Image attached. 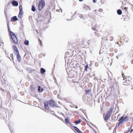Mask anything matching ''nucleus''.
<instances>
[{"label":"nucleus","mask_w":133,"mask_h":133,"mask_svg":"<svg viewBox=\"0 0 133 133\" xmlns=\"http://www.w3.org/2000/svg\"><path fill=\"white\" fill-rule=\"evenodd\" d=\"M1 90H2L3 91H4V89H3L2 88H1Z\"/></svg>","instance_id":"nucleus-37"},{"label":"nucleus","mask_w":133,"mask_h":133,"mask_svg":"<svg viewBox=\"0 0 133 133\" xmlns=\"http://www.w3.org/2000/svg\"><path fill=\"white\" fill-rule=\"evenodd\" d=\"M69 48L71 47V49H70V50H72L74 48V47L72 45H69Z\"/></svg>","instance_id":"nucleus-29"},{"label":"nucleus","mask_w":133,"mask_h":133,"mask_svg":"<svg viewBox=\"0 0 133 133\" xmlns=\"http://www.w3.org/2000/svg\"><path fill=\"white\" fill-rule=\"evenodd\" d=\"M65 121L67 125L70 127L71 128H72V127H73L71 123H70V119L68 118L65 119Z\"/></svg>","instance_id":"nucleus-8"},{"label":"nucleus","mask_w":133,"mask_h":133,"mask_svg":"<svg viewBox=\"0 0 133 133\" xmlns=\"http://www.w3.org/2000/svg\"><path fill=\"white\" fill-rule=\"evenodd\" d=\"M85 91L86 92V94L87 95L90 92L91 90L90 89H89L88 90H85Z\"/></svg>","instance_id":"nucleus-27"},{"label":"nucleus","mask_w":133,"mask_h":133,"mask_svg":"<svg viewBox=\"0 0 133 133\" xmlns=\"http://www.w3.org/2000/svg\"><path fill=\"white\" fill-rule=\"evenodd\" d=\"M124 9H125V11H127L128 9V8H127L125 7L124 8Z\"/></svg>","instance_id":"nucleus-34"},{"label":"nucleus","mask_w":133,"mask_h":133,"mask_svg":"<svg viewBox=\"0 0 133 133\" xmlns=\"http://www.w3.org/2000/svg\"><path fill=\"white\" fill-rule=\"evenodd\" d=\"M83 9L85 10H87L88 9H89L90 10V7L86 5H85L83 7Z\"/></svg>","instance_id":"nucleus-17"},{"label":"nucleus","mask_w":133,"mask_h":133,"mask_svg":"<svg viewBox=\"0 0 133 133\" xmlns=\"http://www.w3.org/2000/svg\"><path fill=\"white\" fill-rule=\"evenodd\" d=\"M84 45V43L83 41L82 40H78L77 44L75 45V47L76 49H80L82 48V45Z\"/></svg>","instance_id":"nucleus-4"},{"label":"nucleus","mask_w":133,"mask_h":133,"mask_svg":"<svg viewBox=\"0 0 133 133\" xmlns=\"http://www.w3.org/2000/svg\"><path fill=\"white\" fill-rule=\"evenodd\" d=\"M128 39L127 38H125L124 40L126 42H127L128 41Z\"/></svg>","instance_id":"nucleus-31"},{"label":"nucleus","mask_w":133,"mask_h":133,"mask_svg":"<svg viewBox=\"0 0 133 133\" xmlns=\"http://www.w3.org/2000/svg\"><path fill=\"white\" fill-rule=\"evenodd\" d=\"M124 133H128V132H125Z\"/></svg>","instance_id":"nucleus-44"},{"label":"nucleus","mask_w":133,"mask_h":133,"mask_svg":"<svg viewBox=\"0 0 133 133\" xmlns=\"http://www.w3.org/2000/svg\"><path fill=\"white\" fill-rule=\"evenodd\" d=\"M81 119H79L78 120H76L75 122V123L76 124L80 123L82 121Z\"/></svg>","instance_id":"nucleus-20"},{"label":"nucleus","mask_w":133,"mask_h":133,"mask_svg":"<svg viewBox=\"0 0 133 133\" xmlns=\"http://www.w3.org/2000/svg\"><path fill=\"white\" fill-rule=\"evenodd\" d=\"M18 20V19L16 16H14L13 17H12L11 18V21H17Z\"/></svg>","instance_id":"nucleus-16"},{"label":"nucleus","mask_w":133,"mask_h":133,"mask_svg":"<svg viewBox=\"0 0 133 133\" xmlns=\"http://www.w3.org/2000/svg\"><path fill=\"white\" fill-rule=\"evenodd\" d=\"M117 43L118 44H119V43L118 42H117Z\"/></svg>","instance_id":"nucleus-43"},{"label":"nucleus","mask_w":133,"mask_h":133,"mask_svg":"<svg viewBox=\"0 0 133 133\" xmlns=\"http://www.w3.org/2000/svg\"><path fill=\"white\" fill-rule=\"evenodd\" d=\"M114 108L113 107H111L109 110L107 112L105 116H104V120L107 121L108 119L110 117L112 113Z\"/></svg>","instance_id":"nucleus-2"},{"label":"nucleus","mask_w":133,"mask_h":133,"mask_svg":"<svg viewBox=\"0 0 133 133\" xmlns=\"http://www.w3.org/2000/svg\"><path fill=\"white\" fill-rule=\"evenodd\" d=\"M31 10L32 11L34 12L36 10V9L34 5H33L32 6Z\"/></svg>","instance_id":"nucleus-24"},{"label":"nucleus","mask_w":133,"mask_h":133,"mask_svg":"<svg viewBox=\"0 0 133 133\" xmlns=\"http://www.w3.org/2000/svg\"><path fill=\"white\" fill-rule=\"evenodd\" d=\"M80 2H82L83 1V0H79Z\"/></svg>","instance_id":"nucleus-39"},{"label":"nucleus","mask_w":133,"mask_h":133,"mask_svg":"<svg viewBox=\"0 0 133 133\" xmlns=\"http://www.w3.org/2000/svg\"><path fill=\"white\" fill-rule=\"evenodd\" d=\"M121 124L119 122L117 124V127H120V125Z\"/></svg>","instance_id":"nucleus-33"},{"label":"nucleus","mask_w":133,"mask_h":133,"mask_svg":"<svg viewBox=\"0 0 133 133\" xmlns=\"http://www.w3.org/2000/svg\"><path fill=\"white\" fill-rule=\"evenodd\" d=\"M122 36H125V35H122Z\"/></svg>","instance_id":"nucleus-42"},{"label":"nucleus","mask_w":133,"mask_h":133,"mask_svg":"<svg viewBox=\"0 0 133 133\" xmlns=\"http://www.w3.org/2000/svg\"><path fill=\"white\" fill-rule=\"evenodd\" d=\"M84 68H85V69H84L85 71H88L87 69L89 68V66H88V65H85V66Z\"/></svg>","instance_id":"nucleus-25"},{"label":"nucleus","mask_w":133,"mask_h":133,"mask_svg":"<svg viewBox=\"0 0 133 133\" xmlns=\"http://www.w3.org/2000/svg\"><path fill=\"white\" fill-rule=\"evenodd\" d=\"M16 55L17 59L18 61L20 62L21 60V57L20 54H19V52L16 54Z\"/></svg>","instance_id":"nucleus-13"},{"label":"nucleus","mask_w":133,"mask_h":133,"mask_svg":"<svg viewBox=\"0 0 133 133\" xmlns=\"http://www.w3.org/2000/svg\"><path fill=\"white\" fill-rule=\"evenodd\" d=\"M48 101L49 105L50 106H51L52 107H58L57 106L56 103L53 100L51 99L49 101Z\"/></svg>","instance_id":"nucleus-7"},{"label":"nucleus","mask_w":133,"mask_h":133,"mask_svg":"<svg viewBox=\"0 0 133 133\" xmlns=\"http://www.w3.org/2000/svg\"><path fill=\"white\" fill-rule=\"evenodd\" d=\"M12 49L16 53L15 54H17L19 52V51L17 48V47L15 46H12Z\"/></svg>","instance_id":"nucleus-12"},{"label":"nucleus","mask_w":133,"mask_h":133,"mask_svg":"<svg viewBox=\"0 0 133 133\" xmlns=\"http://www.w3.org/2000/svg\"><path fill=\"white\" fill-rule=\"evenodd\" d=\"M122 75L123 78V84L126 86H128L130 84L131 82V78L130 76H125L123 74H122Z\"/></svg>","instance_id":"nucleus-1"},{"label":"nucleus","mask_w":133,"mask_h":133,"mask_svg":"<svg viewBox=\"0 0 133 133\" xmlns=\"http://www.w3.org/2000/svg\"><path fill=\"white\" fill-rule=\"evenodd\" d=\"M24 44L26 45H28L29 44V41L28 40H25L24 42Z\"/></svg>","instance_id":"nucleus-22"},{"label":"nucleus","mask_w":133,"mask_h":133,"mask_svg":"<svg viewBox=\"0 0 133 133\" xmlns=\"http://www.w3.org/2000/svg\"><path fill=\"white\" fill-rule=\"evenodd\" d=\"M98 26L96 25L95 27H92V28L93 30L96 31L95 32V34L96 36L98 37L99 36V33L98 32H101L102 31V30H100L99 31H98V29L97 28H98Z\"/></svg>","instance_id":"nucleus-6"},{"label":"nucleus","mask_w":133,"mask_h":133,"mask_svg":"<svg viewBox=\"0 0 133 133\" xmlns=\"http://www.w3.org/2000/svg\"><path fill=\"white\" fill-rule=\"evenodd\" d=\"M19 11H23L22 7V5H20L19 6Z\"/></svg>","instance_id":"nucleus-30"},{"label":"nucleus","mask_w":133,"mask_h":133,"mask_svg":"<svg viewBox=\"0 0 133 133\" xmlns=\"http://www.w3.org/2000/svg\"><path fill=\"white\" fill-rule=\"evenodd\" d=\"M45 5V2L44 1L41 0L39 2L38 6V10H41L44 7Z\"/></svg>","instance_id":"nucleus-5"},{"label":"nucleus","mask_w":133,"mask_h":133,"mask_svg":"<svg viewBox=\"0 0 133 133\" xmlns=\"http://www.w3.org/2000/svg\"><path fill=\"white\" fill-rule=\"evenodd\" d=\"M71 78H73L74 77L75 75L74 74L72 75L71 76Z\"/></svg>","instance_id":"nucleus-36"},{"label":"nucleus","mask_w":133,"mask_h":133,"mask_svg":"<svg viewBox=\"0 0 133 133\" xmlns=\"http://www.w3.org/2000/svg\"><path fill=\"white\" fill-rule=\"evenodd\" d=\"M133 131V129H131V128H130V129H129V130L126 132H128V133L130 132V133H131Z\"/></svg>","instance_id":"nucleus-23"},{"label":"nucleus","mask_w":133,"mask_h":133,"mask_svg":"<svg viewBox=\"0 0 133 133\" xmlns=\"http://www.w3.org/2000/svg\"><path fill=\"white\" fill-rule=\"evenodd\" d=\"M10 56L11 57V56H12V57L13 56V55L12 54H11L10 55Z\"/></svg>","instance_id":"nucleus-40"},{"label":"nucleus","mask_w":133,"mask_h":133,"mask_svg":"<svg viewBox=\"0 0 133 133\" xmlns=\"http://www.w3.org/2000/svg\"><path fill=\"white\" fill-rule=\"evenodd\" d=\"M128 120V117H126L124 118H123L122 117L119 120V122L121 124H122L123 123L124 121H127Z\"/></svg>","instance_id":"nucleus-9"},{"label":"nucleus","mask_w":133,"mask_h":133,"mask_svg":"<svg viewBox=\"0 0 133 133\" xmlns=\"http://www.w3.org/2000/svg\"><path fill=\"white\" fill-rule=\"evenodd\" d=\"M38 40H39V44H40V45L41 46H42L43 45V44H42V42L39 39H38Z\"/></svg>","instance_id":"nucleus-28"},{"label":"nucleus","mask_w":133,"mask_h":133,"mask_svg":"<svg viewBox=\"0 0 133 133\" xmlns=\"http://www.w3.org/2000/svg\"><path fill=\"white\" fill-rule=\"evenodd\" d=\"M94 12H96V10H94Z\"/></svg>","instance_id":"nucleus-41"},{"label":"nucleus","mask_w":133,"mask_h":133,"mask_svg":"<svg viewBox=\"0 0 133 133\" xmlns=\"http://www.w3.org/2000/svg\"><path fill=\"white\" fill-rule=\"evenodd\" d=\"M44 107L45 109H49V107L48 106V104L49 105V101L45 102L44 103Z\"/></svg>","instance_id":"nucleus-11"},{"label":"nucleus","mask_w":133,"mask_h":133,"mask_svg":"<svg viewBox=\"0 0 133 133\" xmlns=\"http://www.w3.org/2000/svg\"><path fill=\"white\" fill-rule=\"evenodd\" d=\"M117 13L119 15H121L122 14V11L120 10H117Z\"/></svg>","instance_id":"nucleus-26"},{"label":"nucleus","mask_w":133,"mask_h":133,"mask_svg":"<svg viewBox=\"0 0 133 133\" xmlns=\"http://www.w3.org/2000/svg\"><path fill=\"white\" fill-rule=\"evenodd\" d=\"M12 4L14 6H17L18 5V3L17 1H14L12 2Z\"/></svg>","instance_id":"nucleus-15"},{"label":"nucleus","mask_w":133,"mask_h":133,"mask_svg":"<svg viewBox=\"0 0 133 133\" xmlns=\"http://www.w3.org/2000/svg\"><path fill=\"white\" fill-rule=\"evenodd\" d=\"M43 88H41V87L40 86L38 87V91L40 92L41 91V92H42L43 91Z\"/></svg>","instance_id":"nucleus-21"},{"label":"nucleus","mask_w":133,"mask_h":133,"mask_svg":"<svg viewBox=\"0 0 133 133\" xmlns=\"http://www.w3.org/2000/svg\"><path fill=\"white\" fill-rule=\"evenodd\" d=\"M69 52H66V54H69Z\"/></svg>","instance_id":"nucleus-38"},{"label":"nucleus","mask_w":133,"mask_h":133,"mask_svg":"<svg viewBox=\"0 0 133 133\" xmlns=\"http://www.w3.org/2000/svg\"><path fill=\"white\" fill-rule=\"evenodd\" d=\"M8 30L9 31L10 33V35L13 41L15 44H17L18 43V40L15 34L13 32L10 31L9 27L8 28Z\"/></svg>","instance_id":"nucleus-3"},{"label":"nucleus","mask_w":133,"mask_h":133,"mask_svg":"<svg viewBox=\"0 0 133 133\" xmlns=\"http://www.w3.org/2000/svg\"><path fill=\"white\" fill-rule=\"evenodd\" d=\"M23 11H19V12L18 16L19 18H21L22 16L23 15Z\"/></svg>","instance_id":"nucleus-18"},{"label":"nucleus","mask_w":133,"mask_h":133,"mask_svg":"<svg viewBox=\"0 0 133 133\" xmlns=\"http://www.w3.org/2000/svg\"><path fill=\"white\" fill-rule=\"evenodd\" d=\"M107 38L106 39L107 41H111L114 39L113 37L110 35L107 36Z\"/></svg>","instance_id":"nucleus-10"},{"label":"nucleus","mask_w":133,"mask_h":133,"mask_svg":"<svg viewBox=\"0 0 133 133\" xmlns=\"http://www.w3.org/2000/svg\"><path fill=\"white\" fill-rule=\"evenodd\" d=\"M97 0H93V2L94 3H95L96 2Z\"/></svg>","instance_id":"nucleus-35"},{"label":"nucleus","mask_w":133,"mask_h":133,"mask_svg":"<svg viewBox=\"0 0 133 133\" xmlns=\"http://www.w3.org/2000/svg\"><path fill=\"white\" fill-rule=\"evenodd\" d=\"M74 129L75 131L78 133H83L82 132L79 130V129L76 127H74Z\"/></svg>","instance_id":"nucleus-14"},{"label":"nucleus","mask_w":133,"mask_h":133,"mask_svg":"<svg viewBox=\"0 0 133 133\" xmlns=\"http://www.w3.org/2000/svg\"><path fill=\"white\" fill-rule=\"evenodd\" d=\"M99 11L100 12H102L103 11V10L102 9H100L99 10Z\"/></svg>","instance_id":"nucleus-32"},{"label":"nucleus","mask_w":133,"mask_h":133,"mask_svg":"<svg viewBox=\"0 0 133 133\" xmlns=\"http://www.w3.org/2000/svg\"><path fill=\"white\" fill-rule=\"evenodd\" d=\"M45 71V70L43 68H41L40 69V72L42 74H44Z\"/></svg>","instance_id":"nucleus-19"}]
</instances>
